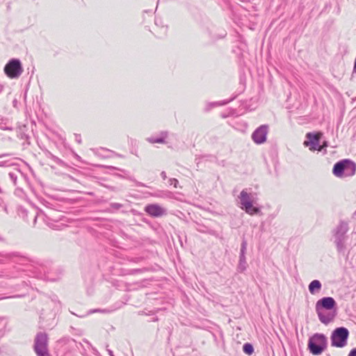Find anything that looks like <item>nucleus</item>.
<instances>
[{
    "instance_id": "15",
    "label": "nucleus",
    "mask_w": 356,
    "mask_h": 356,
    "mask_svg": "<svg viewBox=\"0 0 356 356\" xmlns=\"http://www.w3.org/2000/svg\"><path fill=\"white\" fill-rule=\"evenodd\" d=\"M348 356H356V348L352 349L349 353Z\"/></svg>"
},
{
    "instance_id": "16",
    "label": "nucleus",
    "mask_w": 356,
    "mask_h": 356,
    "mask_svg": "<svg viewBox=\"0 0 356 356\" xmlns=\"http://www.w3.org/2000/svg\"><path fill=\"white\" fill-rule=\"evenodd\" d=\"M243 195H244V191H241V197H243Z\"/></svg>"
},
{
    "instance_id": "13",
    "label": "nucleus",
    "mask_w": 356,
    "mask_h": 356,
    "mask_svg": "<svg viewBox=\"0 0 356 356\" xmlns=\"http://www.w3.org/2000/svg\"><path fill=\"white\" fill-rule=\"evenodd\" d=\"M35 351L38 356H50L47 348L37 350Z\"/></svg>"
},
{
    "instance_id": "18",
    "label": "nucleus",
    "mask_w": 356,
    "mask_h": 356,
    "mask_svg": "<svg viewBox=\"0 0 356 356\" xmlns=\"http://www.w3.org/2000/svg\"><path fill=\"white\" fill-rule=\"evenodd\" d=\"M241 204L243 205L244 203L243 202V199L241 198Z\"/></svg>"
},
{
    "instance_id": "4",
    "label": "nucleus",
    "mask_w": 356,
    "mask_h": 356,
    "mask_svg": "<svg viewBox=\"0 0 356 356\" xmlns=\"http://www.w3.org/2000/svg\"><path fill=\"white\" fill-rule=\"evenodd\" d=\"M4 72L9 78L15 79L20 76L23 69L19 60L13 59L6 65Z\"/></svg>"
},
{
    "instance_id": "6",
    "label": "nucleus",
    "mask_w": 356,
    "mask_h": 356,
    "mask_svg": "<svg viewBox=\"0 0 356 356\" xmlns=\"http://www.w3.org/2000/svg\"><path fill=\"white\" fill-rule=\"evenodd\" d=\"M267 134L268 127L266 125H262L254 131L252 135V138L256 143L261 144L266 140Z\"/></svg>"
},
{
    "instance_id": "1",
    "label": "nucleus",
    "mask_w": 356,
    "mask_h": 356,
    "mask_svg": "<svg viewBox=\"0 0 356 356\" xmlns=\"http://www.w3.org/2000/svg\"><path fill=\"white\" fill-rule=\"evenodd\" d=\"M347 175L353 176L356 172V164L350 159H343L336 163L332 169V173L337 177H342L344 172Z\"/></svg>"
},
{
    "instance_id": "2",
    "label": "nucleus",
    "mask_w": 356,
    "mask_h": 356,
    "mask_svg": "<svg viewBox=\"0 0 356 356\" xmlns=\"http://www.w3.org/2000/svg\"><path fill=\"white\" fill-rule=\"evenodd\" d=\"M348 330L345 327L337 328L332 333L331 340L332 345L338 348H342L347 343Z\"/></svg>"
},
{
    "instance_id": "14",
    "label": "nucleus",
    "mask_w": 356,
    "mask_h": 356,
    "mask_svg": "<svg viewBox=\"0 0 356 356\" xmlns=\"http://www.w3.org/2000/svg\"><path fill=\"white\" fill-rule=\"evenodd\" d=\"M254 352L252 346L250 343H246V354L252 355Z\"/></svg>"
},
{
    "instance_id": "3",
    "label": "nucleus",
    "mask_w": 356,
    "mask_h": 356,
    "mask_svg": "<svg viewBox=\"0 0 356 356\" xmlns=\"http://www.w3.org/2000/svg\"><path fill=\"white\" fill-rule=\"evenodd\" d=\"M326 339L323 334H316L314 335L309 340L308 346L310 352L313 355H319L323 350V346L325 343Z\"/></svg>"
},
{
    "instance_id": "11",
    "label": "nucleus",
    "mask_w": 356,
    "mask_h": 356,
    "mask_svg": "<svg viewBox=\"0 0 356 356\" xmlns=\"http://www.w3.org/2000/svg\"><path fill=\"white\" fill-rule=\"evenodd\" d=\"M317 312V314H318V318H319V320L323 323H325V324H327L329 322L331 321L332 318H329V317H327L325 316L323 314V312L321 311L320 309L318 310H316Z\"/></svg>"
},
{
    "instance_id": "19",
    "label": "nucleus",
    "mask_w": 356,
    "mask_h": 356,
    "mask_svg": "<svg viewBox=\"0 0 356 356\" xmlns=\"http://www.w3.org/2000/svg\"><path fill=\"white\" fill-rule=\"evenodd\" d=\"M243 350L245 351V345L243 346Z\"/></svg>"
},
{
    "instance_id": "5",
    "label": "nucleus",
    "mask_w": 356,
    "mask_h": 356,
    "mask_svg": "<svg viewBox=\"0 0 356 356\" xmlns=\"http://www.w3.org/2000/svg\"><path fill=\"white\" fill-rule=\"evenodd\" d=\"M322 136V134L318 132L315 134H312V133H307L306 135L308 140H305L304 142V145L305 147H309V149L312 151L315 150H321V147L319 146L320 138Z\"/></svg>"
},
{
    "instance_id": "9",
    "label": "nucleus",
    "mask_w": 356,
    "mask_h": 356,
    "mask_svg": "<svg viewBox=\"0 0 356 356\" xmlns=\"http://www.w3.org/2000/svg\"><path fill=\"white\" fill-rule=\"evenodd\" d=\"M145 211L152 216L158 217L164 213V210L158 204H149L145 208Z\"/></svg>"
},
{
    "instance_id": "10",
    "label": "nucleus",
    "mask_w": 356,
    "mask_h": 356,
    "mask_svg": "<svg viewBox=\"0 0 356 356\" xmlns=\"http://www.w3.org/2000/svg\"><path fill=\"white\" fill-rule=\"evenodd\" d=\"M321 288V284L318 280H313L309 285V291L312 294L319 291Z\"/></svg>"
},
{
    "instance_id": "17",
    "label": "nucleus",
    "mask_w": 356,
    "mask_h": 356,
    "mask_svg": "<svg viewBox=\"0 0 356 356\" xmlns=\"http://www.w3.org/2000/svg\"><path fill=\"white\" fill-rule=\"evenodd\" d=\"M157 142H159V143H162V142H163V140H158Z\"/></svg>"
},
{
    "instance_id": "7",
    "label": "nucleus",
    "mask_w": 356,
    "mask_h": 356,
    "mask_svg": "<svg viewBox=\"0 0 356 356\" xmlns=\"http://www.w3.org/2000/svg\"><path fill=\"white\" fill-rule=\"evenodd\" d=\"M336 305V302L333 298L326 297L319 300L316 305V309H320L322 311V309H332Z\"/></svg>"
},
{
    "instance_id": "8",
    "label": "nucleus",
    "mask_w": 356,
    "mask_h": 356,
    "mask_svg": "<svg viewBox=\"0 0 356 356\" xmlns=\"http://www.w3.org/2000/svg\"><path fill=\"white\" fill-rule=\"evenodd\" d=\"M48 340L47 336L44 333H39L37 334L35 339L34 350H40L47 348Z\"/></svg>"
},
{
    "instance_id": "12",
    "label": "nucleus",
    "mask_w": 356,
    "mask_h": 356,
    "mask_svg": "<svg viewBox=\"0 0 356 356\" xmlns=\"http://www.w3.org/2000/svg\"><path fill=\"white\" fill-rule=\"evenodd\" d=\"M259 211V209L256 207H254L250 203L246 202V213L250 214L256 213Z\"/></svg>"
}]
</instances>
